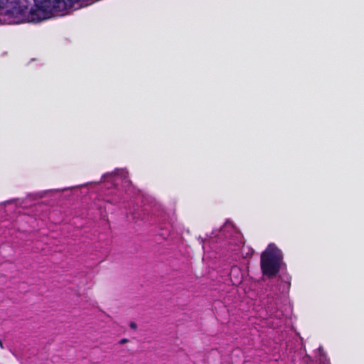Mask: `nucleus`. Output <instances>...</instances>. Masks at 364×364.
I'll return each instance as SVG.
<instances>
[{
	"label": "nucleus",
	"instance_id": "1",
	"mask_svg": "<svg viewBox=\"0 0 364 364\" xmlns=\"http://www.w3.org/2000/svg\"><path fill=\"white\" fill-rule=\"evenodd\" d=\"M213 235H214V237H220V235L225 237H230V245H232V244L235 243V247H230L231 251L235 252L242 248L243 259L234 264L230 272V277L232 284L237 285L240 284L247 269V262L245 258L249 257L252 255V250L243 246L242 235L230 221H227L223 228L218 230V233L213 232Z\"/></svg>",
	"mask_w": 364,
	"mask_h": 364
},
{
	"label": "nucleus",
	"instance_id": "2",
	"mask_svg": "<svg viewBox=\"0 0 364 364\" xmlns=\"http://www.w3.org/2000/svg\"><path fill=\"white\" fill-rule=\"evenodd\" d=\"M282 263V250L275 244H269L261 255L260 267L263 275L267 277H274L279 272Z\"/></svg>",
	"mask_w": 364,
	"mask_h": 364
},
{
	"label": "nucleus",
	"instance_id": "3",
	"mask_svg": "<svg viewBox=\"0 0 364 364\" xmlns=\"http://www.w3.org/2000/svg\"><path fill=\"white\" fill-rule=\"evenodd\" d=\"M128 176V171L124 168H117L112 172L105 173L102 176L104 181L116 183L118 181L126 180Z\"/></svg>",
	"mask_w": 364,
	"mask_h": 364
},
{
	"label": "nucleus",
	"instance_id": "4",
	"mask_svg": "<svg viewBox=\"0 0 364 364\" xmlns=\"http://www.w3.org/2000/svg\"><path fill=\"white\" fill-rule=\"evenodd\" d=\"M130 327L133 329H136V324L135 323H130Z\"/></svg>",
	"mask_w": 364,
	"mask_h": 364
},
{
	"label": "nucleus",
	"instance_id": "5",
	"mask_svg": "<svg viewBox=\"0 0 364 364\" xmlns=\"http://www.w3.org/2000/svg\"><path fill=\"white\" fill-rule=\"evenodd\" d=\"M127 341V340L124 338V339H122L119 343L122 344V343H125Z\"/></svg>",
	"mask_w": 364,
	"mask_h": 364
},
{
	"label": "nucleus",
	"instance_id": "6",
	"mask_svg": "<svg viewBox=\"0 0 364 364\" xmlns=\"http://www.w3.org/2000/svg\"><path fill=\"white\" fill-rule=\"evenodd\" d=\"M0 347H1V348H3V344H2L1 341H0Z\"/></svg>",
	"mask_w": 364,
	"mask_h": 364
}]
</instances>
